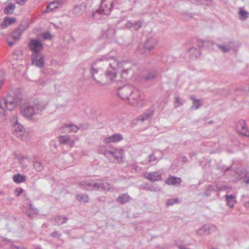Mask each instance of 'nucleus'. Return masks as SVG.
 <instances>
[{
  "label": "nucleus",
  "instance_id": "nucleus-1",
  "mask_svg": "<svg viewBox=\"0 0 249 249\" xmlns=\"http://www.w3.org/2000/svg\"><path fill=\"white\" fill-rule=\"evenodd\" d=\"M97 61H105L109 66L106 72L103 73L101 70L94 69L93 67L90 70V73L92 78L97 84L105 85L108 83L115 81L116 77V70L118 67L119 61L114 56H111L109 55H105Z\"/></svg>",
  "mask_w": 249,
  "mask_h": 249
},
{
  "label": "nucleus",
  "instance_id": "nucleus-2",
  "mask_svg": "<svg viewBox=\"0 0 249 249\" xmlns=\"http://www.w3.org/2000/svg\"><path fill=\"white\" fill-rule=\"evenodd\" d=\"M47 105V103L37 100L33 103H26L20 106V112L25 117L31 118L33 115L44 110Z\"/></svg>",
  "mask_w": 249,
  "mask_h": 249
},
{
  "label": "nucleus",
  "instance_id": "nucleus-3",
  "mask_svg": "<svg viewBox=\"0 0 249 249\" xmlns=\"http://www.w3.org/2000/svg\"><path fill=\"white\" fill-rule=\"evenodd\" d=\"M22 100V96L19 90L14 92V96L7 95L0 101V114L5 115L7 110H13L15 107L20 104Z\"/></svg>",
  "mask_w": 249,
  "mask_h": 249
},
{
  "label": "nucleus",
  "instance_id": "nucleus-4",
  "mask_svg": "<svg viewBox=\"0 0 249 249\" xmlns=\"http://www.w3.org/2000/svg\"><path fill=\"white\" fill-rule=\"evenodd\" d=\"M134 92V87L130 85H124L123 87H120L118 89L117 94L118 96L123 100L130 99L131 93Z\"/></svg>",
  "mask_w": 249,
  "mask_h": 249
},
{
  "label": "nucleus",
  "instance_id": "nucleus-5",
  "mask_svg": "<svg viewBox=\"0 0 249 249\" xmlns=\"http://www.w3.org/2000/svg\"><path fill=\"white\" fill-rule=\"evenodd\" d=\"M29 49L32 51V54L40 53L43 49V44L39 39L32 38L28 44Z\"/></svg>",
  "mask_w": 249,
  "mask_h": 249
},
{
  "label": "nucleus",
  "instance_id": "nucleus-6",
  "mask_svg": "<svg viewBox=\"0 0 249 249\" xmlns=\"http://www.w3.org/2000/svg\"><path fill=\"white\" fill-rule=\"evenodd\" d=\"M113 6V2L112 1H109L107 0H102L100 7L97 10L96 13L108 15L110 14Z\"/></svg>",
  "mask_w": 249,
  "mask_h": 249
},
{
  "label": "nucleus",
  "instance_id": "nucleus-7",
  "mask_svg": "<svg viewBox=\"0 0 249 249\" xmlns=\"http://www.w3.org/2000/svg\"><path fill=\"white\" fill-rule=\"evenodd\" d=\"M158 44V42L155 38H149L142 45V52L144 54H147L152 50Z\"/></svg>",
  "mask_w": 249,
  "mask_h": 249
},
{
  "label": "nucleus",
  "instance_id": "nucleus-8",
  "mask_svg": "<svg viewBox=\"0 0 249 249\" xmlns=\"http://www.w3.org/2000/svg\"><path fill=\"white\" fill-rule=\"evenodd\" d=\"M32 64L39 68H42L44 65V55L41 53L35 54H32L31 56Z\"/></svg>",
  "mask_w": 249,
  "mask_h": 249
},
{
  "label": "nucleus",
  "instance_id": "nucleus-9",
  "mask_svg": "<svg viewBox=\"0 0 249 249\" xmlns=\"http://www.w3.org/2000/svg\"><path fill=\"white\" fill-rule=\"evenodd\" d=\"M236 129L238 133L244 136L248 137L249 136V132L244 120H239L237 122Z\"/></svg>",
  "mask_w": 249,
  "mask_h": 249
},
{
  "label": "nucleus",
  "instance_id": "nucleus-10",
  "mask_svg": "<svg viewBox=\"0 0 249 249\" xmlns=\"http://www.w3.org/2000/svg\"><path fill=\"white\" fill-rule=\"evenodd\" d=\"M28 27V25L26 23H21L18 27H17L11 35L12 38L15 40H18L20 37L21 35L24 31Z\"/></svg>",
  "mask_w": 249,
  "mask_h": 249
},
{
  "label": "nucleus",
  "instance_id": "nucleus-11",
  "mask_svg": "<svg viewBox=\"0 0 249 249\" xmlns=\"http://www.w3.org/2000/svg\"><path fill=\"white\" fill-rule=\"evenodd\" d=\"M158 73L157 69H151L144 74L142 78L144 81H151L155 80L158 76Z\"/></svg>",
  "mask_w": 249,
  "mask_h": 249
},
{
  "label": "nucleus",
  "instance_id": "nucleus-12",
  "mask_svg": "<svg viewBox=\"0 0 249 249\" xmlns=\"http://www.w3.org/2000/svg\"><path fill=\"white\" fill-rule=\"evenodd\" d=\"M144 178L150 181H158L162 179L161 175L159 171L146 173Z\"/></svg>",
  "mask_w": 249,
  "mask_h": 249
},
{
  "label": "nucleus",
  "instance_id": "nucleus-13",
  "mask_svg": "<svg viewBox=\"0 0 249 249\" xmlns=\"http://www.w3.org/2000/svg\"><path fill=\"white\" fill-rule=\"evenodd\" d=\"M123 139V136L121 134L115 133L109 137L105 138L104 140V142L106 143L117 142L121 141Z\"/></svg>",
  "mask_w": 249,
  "mask_h": 249
},
{
  "label": "nucleus",
  "instance_id": "nucleus-14",
  "mask_svg": "<svg viewBox=\"0 0 249 249\" xmlns=\"http://www.w3.org/2000/svg\"><path fill=\"white\" fill-rule=\"evenodd\" d=\"M13 134L18 137H21L25 132L23 126L18 123L13 126Z\"/></svg>",
  "mask_w": 249,
  "mask_h": 249
},
{
  "label": "nucleus",
  "instance_id": "nucleus-15",
  "mask_svg": "<svg viewBox=\"0 0 249 249\" xmlns=\"http://www.w3.org/2000/svg\"><path fill=\"white\" fill-rule=\"evenodd\" d=\"M165 182L168 185L180 186L181 185V179L180 178L171 176L166 179Z\"/></svg>",
  "mask_w": 249,
  "mask_h": 249
},
{
  "label": "nucleus",
  "instance_id": "nucleus-16",
  "mask_svg": "<svg viewBox=\"0 0 249 249\" xmlns=\"http://www.w3.org/2000/svg\"><path fill=\"white\" fill-rule=\"evenodd\" d=\"M140 99V91L134 88V92L131 93L130 99L128 100L132 105H135L137 104L138 100Z\"/></svg>",
  "mask_w": 249,
  "mask_h": 249
},
{
  "label": "nucleus",
  "instance_id": "nucleus-17",
  "mask_svg": "<svg viewBox=\"0 0 249 249\" xmlns=\"http://www.w3.org/2000/svg\"><path fill=\"white\" fill-rule=\"evenodd\" d=\"M51 220L54 221L55 225H60L66 223L68 220V218L64 215H56L51 218Z\"/></svg>",
  "mask_w": 249,
  "mask_h": 249
},
{
  "label": "nucleus",
  "instance_id": "nucleus-18",
  "mask_svg": "<svg viewBox=\"0 0 249 249\" xmlns=\"http://www.w3.org/2000/svg\"><path fill=\"white\" fill-rule=\"evenodd\" d=\"M16 21V18H15L6 17L4 18L3 21L1 23V28L5 29L7 28L9 25H12L15 23Z\"/></svg>",
  "mask_w": 249,
  "mask_h": 249
},
{
  "label": "nucleus",
  "instance_id": "nucleus-19",
  "mask_svg": "<svg viewBox=\"0 0 249 249\" xmlns=\"http://www.w3.org/2000/svg\"><path fill=\"white\" fill-rule=\"evenodd\" d=\"M116 30L113 27H108L107 30L103 31L102 36L107 38H114L115 36Z\"/></svg>",
  "mask_w": 249,
  "mask_h": 249
},
{
  "label": "nucleus",
  "instance_id": "nucleus-20",
  "mask_svg": "<svg viewBox=\"0 0 249 249\" xmlns=\"http://www.w3.org/2000/svg\"><path fill=\"white\" fill-rule=\"evenodd\" d=\"M188 52L192 58H198L201 55L200 50L194 47H192L189 49Z\"/></svg>",
  "mask_w": 249,
  "mask_h": 249
},
{
  "label": "nucleus",
  "instance_id": "nucleus-21",
  "mask_svg": "<svg viewBox=\"0 0 249 249\" xmlns=\"http://www.w3.org/2000/svg\"><path fill=\"white\" fill-rule=\"evenodd\" d=\"M92 180H89L86 181H83L79 183V185L83 189L86 190L87 191L92 190Z\"/></svg>",
  "mask_w": 249,
  "mask_h": 249
},
{
  "label": "nucleus",
  "instance_id": "nucleus-22",
  "mask_svg": "<svg viewBox=\"0 0 249 249\" xmlns=\"http://www.w3.org/2000/svg\"><path fill=\"white\" fill-rule=\"evenodd\" d=\"M86 11V4L82 3L76 5L73 9V14L76 16H80Z\"/></svg>",
  "mask_w": 249,
  "mask_h": 249
},
{
  "label": "nucleus",
  "instance_id": "nucleus-23",
  "mask_svg": "<svg viewBox=\"0 0 249 249\" xmlns=\"http://www.w3.org/2000/svg\"><path fill=\"white\" fill-rule=\"evenodd\" d=\"M59 141L61 143L69 145L70 146H73V142L68 136H60Z\"/></svg>",
  "mask_w": 249,
  "mask_h": 249
},
{
  "label": "nucleus",
  "instance_id": "nucleus-24",
  "mask_svg": "<svg viewBox=\"0 0 249 249\" xmlns=\"http://www.w3.org/2000/svg\"><path fill=\"white\" fill-rule=\"evenodd\" d=\"M154 111V109L153 107H151L147 110L141 116L142 121L143 122L145 120H147L150 119L153 115Z\"/></svg>",
  "mask_w": 249,
  "mask_h": 249
},
{
  "label": "nucleus",
  "instance_id": "nucleus-25",
  "mask_svg": "<svg viewBox=\"0 0 249 249\" xmlns=\"http://www.w3.org/2000/svg\"><path fill=\"white\" fill-rule=\"evenodd\" d=\"M227 204L231 208H233L234 203L236 202L235 199V196L231 194L230 195H226L225 196Z\"/></svg>",
  "mask_w": 249,
  "mask_h": 249
},
{
  "label": "nucleus",
  "instance_id": "nucleus-26",
  "mask_svg": "<svg viewBox=\"0 0 249 249\" xmlns=\"http://www.w3.org/2000/svg\"><path fill=\"white\" fill-rule=\"evenodd\" d=\"M130 199V197L127 194H124L120 195L116 199V201L121 204H124L128 202Z\"/></svg>",
  "mask_w": 249,
  "mask_h": 249
},
{
  "label": "nucleus",
  "instance_id": "nucleus-27",
  "mask_svg": "<svg viewBox=\"0 0 249 249\" xmlns=\"http://www.w3.org/2000/svg\"><path fill=\"white\" fill-rule=\"evenodd\" d=\"M34 167L37 172H40L43 169V165H42L40 160L38 157H35L34 159Z\"/></svg>",
  "mask_w": 249,
  "mask_h": 249
},
{
  "label": "nucleus",
  "instance_id": "nucleus-28",
  "mask_svg": "<svg viewBox=\"0 0 249 249\" xmlns=\"http://www.w3.org/2000/svg\"><path fill=\"white\" fill-rule=\"evenodd\" d=\"M196 43L198 47L197 49L199 50L204 47L208 48L213 44V42L211 41L203 40H197Z\"/></svg>",
  "mask_w": 249,
  "mask_h": 249
},
{
  "label": "nucleus",
  "instance_id": "nucleus-29",
  "mask_svg": "<svg viewBox=\"0 0 249 249\" xmlns=\"http://www.w3.org/2000/svg\"><path fill=\"white\" fill-rule=\"evenodd\" d=\"M16 9V5L13 3H9L3 9V13L6 15H11Z\"/></svg>",
  "mask_w": 249,
  "mask_h": 249
},
{
  "label": "nucleus",
  "instance_id": "nucleus-30",
  "mask_svg": "<svg viewBox=\"0 0 249 249\" xmlns=\"http://www.w3.org/2000/svg\"><path fill=\"white\" fill-rule=\"evenodd\" d=\"M13 181L17 183L23 182L26 180V176L20 174H17L13 177Z\"/></svg>",
  "mask_w": 249,
  "mask_h": 249
},
{
  "label": "nucleus",
  "instance_id": "nucleus-31",
  "mask_svg": "<svg viewBox=\"0 0 249 249\" xmlns=\"http://www.w3.org/2000/svg\"><path fill=\"white\" fill-rule=\"evenodd\" d=\"M63 4L62 1H53L51 2L47 6V9L49 11H52L53 10L59 8V6Z\"/></svg>",
  "mask_w": 249,
  "mask_h": 249
},
{
  "label": "nucleus",
  "instance_id": "nucleus-32",
  "mask_svg": "<svg viewBox=\"0 0 249 249\" xmlns=\"http://www.w3.org/2000/svg\"><path fill=\"white\" fill-rule=\"evenodd\" d=\"M191 99L193 101V105L191 107V109H197L202 106L201 100L196 99L194 96H192Z\"/></svg>",
  "mask_w": 249,
  "mask_h": 249
},
{
  "label": "nucleus",
  "instance_id": "nucleus-33",
  "mask_svg": "<svg viewBox=\"0 0 249 249\" xmlns=\"http://www.w3.org/2000/svg\"><path fill=\"white\" fill-rule=\"evenodd\" d=\"M104 155L108 159L111 160V158H113L114 160H118V155L115 151L109 150H105L104 153Z\"/></svg>",
  "mask_w": 249,
  "mask_h": 249
},
{
  "label": "nucleus",
  "instance_id": "nucleus-34",
  "mask_svg": "<svg viewBox=\"0 0 249 249\" xmlns=\"http://www.w3.org/2000/svg\"><path fill=\"white\" fill-rule=\"evenodd\" d=\"M212 192H215V187L214 185L209 184L205 188L204 196L208 197L211 195Z\"/></svg>",
  "mask_w": 249,
  "mask_h": 249
},
{
  "label": "nucleus",
  "instance_id": "nucleus-35",
  "mask_svg": "<svg viewBox=\"0 0 249 249\" xmlns=\"http://www.w3.org/2000/svg\"><path fill=\"white\" fill-rule=\"evenodd\" d=\"M76 199L79 202H88L89 200V196L85 194H78L76 196Z\"/></svg>",
  "mask_w": 249,
  "mask_h": 249
},
{
  "label": "nucleus",
  "instance_id": "nucleus-36",
  "mask_svg": "<svg viewBox=\"0 0 249 249\" xmlns=\"http://www.w3.org/2000/svg\"><path fill=\"white\" fill-rule=\"evenodd\" d=\"M63 129H67V131L68 132H76L78 130V127L71 124H65V126L62 127Z\"/></svg>",
  "mask_w": 249,
  "mask_h": 249
},
{
  "label": "nucleus",
  "instance_id": "nucleus-37",
  "mask_svg": "<svg viewBox=\"0 0 249 249\" xmlns=\"http://www.w3.org/2000/svg\"><path fill=\"white\" fill-rule=\"evenodd\" d=\"M143 188L146 191H150L152 192H157L160 191L158 187H155L152 185H148L147 183L143 185Z\"/></svg>",
  "mask_w": 249,
  "mask_h": 249
},
{
  "label": "nucleus",
  "instance_id": "nucleus-38",
  "mask_svg": "<svg viewBox=\"0 0 249 249\" xmlns=\"http://www.w3.org/2000/svg\"><path fill=\"white\" fill-rule=\"evenodd\" d=\"M239 14L240 16V19L242 20H245L247 19L249 17V13L243 9H240L239 11Z\"/></svg>",
  "mask_w": 249,
  "mask_h": 249
},
{
  "label": "nucleus",
  "instance_id": "nucleus-39",
  "mask_svg": "<svg viewBox=\"0 0 249 249\" xmlns=\"http://www.w3.org/2000/svg\"><path fill=\"white\" fill-rule=\"evenodd\" d=\"M99 186L101 191H109L110 189V184L107 182L99 183Z\"/></svg>",
  "mask_w": 249,
  "mask_h": 249
},
{
  "label": "nucleus",
  "instance_id": "nucleus-40",
  "mask_svg": "<svg viewBox=\"0 0 249 249\" xmlns=\"http://www.w3.org/2000/svg\"><path fill=\"white\" fill-rule=\"evenodd\" d=\"M214 186L215 187V192L224 191L228 189V187L227 186L220 184L219 183L214 185Z\"/></svg>",
  "mask_w": 249,
  "mask_h": 249
},
{
  "label": "nucleus",
  "instance_id": "nucleus-41",
  "mask_svg": "<svg viewBox=\"0 0 249 249\" xmlns=\"http://www.w3.org/2000/svg\"><path fill=\"white\" fill-rule=\"evenodd\" d=\"M26 214L27 215L30 217L31 219H33L38 214V210L35 209L34 212L27 211L26 212Z\"/></svg>",
  "mask_w": 249,
  "mask_h": 249
},
{
  "label": "nucleus",
  "instance_id": "nucleus-42",
  "mask_svg": "<svg viewBox=\"0 0 249 249\" xmlns=\"http://www.w3.org/2000/svg\"><path fill=\"white\" fill-rule=\"evenodd\" d=\"M217 46L223 53H227L232 48V47H230L229 45L226 46L217 45Z\"/></svg>",
  "mask_w": 249,
  "mask_h": 249
},
{
  "label": "nucleus",
  "instance_id": "nucleus-43",
  "mask_svg": "<svg viewBox=\"0 0 249 249\" xmlns=\"http://www.w3.org/2000/svg\"><path fill=\"white\" fill-rule=\"evenodd\" d=\"M179 199L178 198L169 199L166 201V205L167 206H172L175 204L178 203Z\"/></svg>",
  "mask_w": 249,
  "mask_h": 249
},
{
  "label": "nucleus",
  "instance_id": "nucleus-44",
  "mask_svg": "<svg viewBox=\"0 0 249 249\" xmlns=\"http://www.w3.org/2000/svg\"><path fill=\"white\" fill-rule=\"evenodd\" d=\"M212 228H214V226L213 225L209 226L208 225H205L202 227L204 232L208 234L210 233V230Z\"/></svg>",
  "mask_w": 249,
  "mask_h": 249
},
{
  "label": "nucleus",
  "instance_id": "nucleus-45",
  "mask_svg": "<svg viewBox=\"0 0 249 249\" xmlns=\"http://www.w3.org/2000/svg\"><path fill=\"white\" fill-rule=\"evenodd\" d=\"M131 71L130 69L123 70L121 74L123 78L125 80L128 79L129 78L128 76V72Z\"/></svg>",
  "mask_w": 249,
  "mask_h": 249
},
{
  "label": "nucleus",
  "instance_id": "nucleus-46",
  "mask_svg": "<svg viewBox=\"0 0 249 249\" xmlns=\"http://www.w3.org/2000/svg\"><path fill=\"white\" fill-rule=\"evenodd\" d=\"M115 152L118 155V160L119 159H123L124 158V151L123 149L115 150Z\"/></svg>",
  "mask_w": 249,
  "mask_h": 249
},
{
  "label": "nucleus",
  "instance_id": "nucleus-47",
  "mask_svg": "<svg viewBox=\"0 0 249 249\" xmlns=\"http://www.w3.org/2000/svg\"><path fill=\"white\" fill-rule=\"evenodd\" d=\"M142 22L141 20H138L133 23V27H134L135 30H138L140 28L142 27Z\"/></svg>",
  "mask_w": 249,
  "mask_h": 249
},
{
  "label": "nucleus",
  "instance_id": "nucleus-48",
  "mask_svg": "<svg viewBox=\"0 0 249 249\" xmlns=\"http://www.w3.org/2000/svg\"><path fill=\"white\" fill-rule=\"evenodd\" d=\"M42 37L44 39H51L52 38V36L50 32H47L42 34Z\"/></svg>",
  "mask_w": 249,
  "mask_h": 249
},
{
  "label": "nucleus",
  "instance_id": "nucleus-49",
  "mask_svg": "<svg viewBox=\"0 0 249 249\" xmlns=\"http://www.w3.org/2000/svg\"><path fill=\"white\" fill-rule=\"evenodd\" d=\"M243 181L246 184L249 183V173H246L243 178Z\"/></svg>",
  "mask_w": 249,
  "mask_h": 249
},
{
  "label": "nucleus",
  "instance_id": "nucleus-50",
  "mask_svg": "<svg viewBox=\"0 0 249 249\" xmlns=\"http://www.w3.org/2000/svg\"><path fill=\"white\" fill-rule=\"evenodd\" d=\"M100 190V186H99V183H96L94 182L93 181L92 183V190Z\"/></svg>",
  "mask_w": 249,
  "mask_h": 249
},
{
  "label": "nucleus",
  "instance_id": "nucleus-51",
  "mask_svg": "<svg viewBox=\"0 0 249 249\" xmlns=\"http://www.w3.org/2000/svg\"><path fill=\"white\" fill-rule=\"evenodd\" d=\"M50 235L53 237H56L57 239H59L61 236V234H59L56 231H55L51 233Z\"/></svg>",
  "mask_w": 249,
  "mask_h": 249
},
{
  "label": "nucleus",
  "instance_id": "nucleus-52",
  "mask_svg": "<svg viewBox=\"0 0 249 249\" xmlns=\"http://www.w3.org/2000/svg\"><path fill=\"white\" fill-rule=\"evenodd\" d=\"M18 196H19L23 192V189L21 188H17L15 190Z\"/></svg>",
  "mask_w": 249,
  "mask_h": 249
},
{
  "label": "nucleus",
  "instance_id": "nucleus-53",
  "mask_svg": "<svg viewBox=\"0 0 249 249\" xmlns=\"http://www.w3.org/2000/svg\"><path fill=\"white\" fill-rule=\"evenodd\" d=\"M149 160L148 162H151L152 161H155L156 159L155 156L154 154H150L148 156Z\"/></svg>",
  "mask_w": 249,
  "mask_h": 249
},
{
  "label": "nucleus",
  "instance_id": "nucleus-54",
  "mask_svg": "<svg viewBox=\"0 0 249 249\" xmlns=\"http://www.w3.org/2000/svg\"><path fill=\"white\" fill-rule=\"evenodd\" d=\"M125 26L127 28H130L133 27V23L131 22L130 21H128L126 22Z\"/></svg>",
  "mask_w": 249,
  "mask_h": 249
},
{
  "label": "nucleus",
  "instance_id": "nucleus-55",
  "mask_svg": "<svg viewBox=\"0 0 249 249\" xmlns=\"http://www.w3.org/2000/svg\"><path fill=\"white\" fill-rule=\"evenodd\" d=\"M4 81L3 73L0 71V89L1 88Z\"/></svg>",
  "mask_w": 249,
  "mask_h": 249
},
{
  "label": "nucleus",
  "instance_id": "nucleus-56",
  "mask_svg": "<svg viewBox=\"0 0 249 249\" xmlns=\"http://www.w3.org/2000/svg\"><path fill=\"white\" fill-rule=\"evenodd\" d=\"M29 209L27 211L34 212V210L35 209H37L36 208L34 207L33 206L31 202L29 203Z\"/></svg>",
  "mask_w": 249,
  "mask_h": 249
},
{
  "label": "nucleus",
  "instance_id": "nucleus-57",
  "mask_svg": "<svg viewBox=\"0 0 249 249\" xmlns=\"http://www.w3.org/2000/svg\"><path fill=\"white\" fill-rule=\"evenodd\" d=\"M27 0H16V2L18 4L20 5H23Z\"/></svg>",
  "mask_w": 249,
  "mask_h": 249
},
{
  "label": "nucleus",
  "instance_id": "nucleus-58",
  "mask_svg": "<svg viewBox=\"0 0 249 249\" xmlns=\"http://www.w3.org/2000/svg\"><path fill=\"white\" fill-rule=\"evenodd\" d=\"M106 198L105 196H102L97 198V200L100 202H105L106 201Z\"/></svg>",
  "mask_w": 249,
  "mask_h": 249
},
{
  "label": "nucleus",
  "instance_id": "nucleus-59",
  "mask_svg": "<svg viewBox=\"0 0 249 249\" xmlns=\"http://www.w3.org/2000/svg\"><path fill=\"white\" fill-rule=\"evenodd\" d=\"M197 233L199 235H202L203 234H205V233L203 231L202 228H201L197 230Z\"/></svg>",
  "mask_w": 249,
  "mask_h": 249
},
{
  "label": "nucleus",
  "instance_id": "nucleus-60",
  "mask_svg": "<svg viewBox=\"0 0 249 249\" xmlns=\"http://www.w3.org/2000/svg\"><path fill=\"white\" fill-rule=\"evenodd\" d=\"M175 103H178L180 105H182V103L180 101V98L179 97H176L175 98Z\"/></svg>",
  "mask_w": 249,
  "mask_h": 249
},
{
  "label": "nucleus",
  "instance_id": "nucleus-61",
  "mask_svg": "<svg viewBox=\"0 0 249 249\" xmlns=\"http://www.w3.org/2000/svg\"><path fill=\"white\" fill-rule=\"evenodd\" d=\"M15 41L16 40H15L13 41H7V43H8V44L9 46L12 47V46H13L15 44Z\"/></svg>",
  "mask_w": 249,
  "mask_h": 249
},
{
  "label": "nucleus",
  "instance_id": "nucleus-62",
  "mask_svg": "<svg viewBox=\"0 0 249 249\" xmlns=\"http://www.w3.org/2000/svg\"><path fill=\"white\" fill-rule=\"evenodd\" d=\"M192 2L199 4L201 2V0H190Z\"/></svg>",
  "mask_w": 249,
  "mask_h": 249
},
{
  "label": "nucleus",
  "instance_id": "nucleus-63",
  "mask_svg": "<svg viewBox=\"0 0 249 249\" xmlns=\"http://www.w3.org/2000/svg\"><path fill=\"white\" fill-rule=\"evenodd\" d=\"M182 160H183V162H186L188 161V159H187V158L186 157L184 156L183 157Z\"/></svg>",
  "mask_w": 249,
  "mask_h": 249
},
{
  "label": "nucleus",
  "instance_id": "nucleus-64",
  "mask_svg": "<svg viewBox=\"0 0 249 249\" xmlns=\"http://www.w3.org/2000/svg\"><path fill=\"white\" fill-rule=\"evenodd\" d=\"M178 247L179 249H187L182 246H178Z\"/></svg>",
  "mask_w": 249,
  "mask_h": 249
}]
</instances>
